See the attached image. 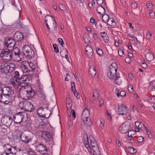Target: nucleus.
I'll return each mask as SVG.
<instances>
[{
  "label": "nucleus",
  "instance_id": "obj_5",
  "mask_svg": "<svg viewBox=\"0 0 155 155\" xmlns=\"http://www.w3.org/2000/svg\"><path fill=\"white\" fill-rule=\"evenodd\" d=\"M45 23L48 29L56 28V21L54 19L51 15H48L45 18Z\"/></svg>",
  "mask_w": 155,
  "mask_h": 155
},
{
  "label": "nucleus",
  "instance_id": "obj_43",
  "mask_svg": "<svg viewBox=\"0 0 155 155\" xmlns=\"http://www.w3.org/2000/svg\"><path fill=\"white\" fill-rule=\"evenodd\" d=\"M96 52L97 54L100 56L102 55L103 52L102 49L99 48H96Z\"/></svg>",
  "mask_w": 155,
  "mask_h": 155
},
{
  "label": "nucleus",
  "instance_id": "obj_3",
  "mask_svg": "<svg viewBox=\"0 0 155 155\" xmlns=\"http://www.w3.org/2000/svg\"><path fill=\"white\" fill-rule=\"evenodd\" d=\"M14 79L18 80L21 81V84L24 83V86H28L31 82V78L28 75H21L19 72L16 71L13 74Z\"/></svg>",
  "mask_w": 155,
  "mask_h": 155
},
{
  "label": "nucleus",
  "instance_id": "obj_26",
  "mask_svg": "<svg viewBox=\"0 0 155 155\" xmlns=\"http://www.w3.org/2000/svg\"><path fill=\"white\" fill-rule=\"evenodd\" d=\"M89 73L92 77H94L95 76L96 72L94 66L93 65L90 67L89 71Z\"/></svg>",
  "mask_w": 155,
  "mask_h": 155
},
{
  "label": "nucleus",
  "instance_id": "obj_4",
  "mask_svg": "<svg viewBox=\"0 0 155 155\" xmlns=\"http://www.w3.org/2000/svg\"><path fill=\"white\" fill-rule=\"evenodd\" d=\"M20 67L23 73H30L33 71L35 69V66L33 63H30L29 64L28 61H26L22 62Z\"/></svg>",
  "mask_w": 155,
  "mask_h": 155
},
{
  "label": "nucleus",
  "instance_id": "obj_39",
  "mask_svg": "<svg viewBox=\"0 0 155 155\" xmlns=\"http://www.w3.org/2000/svg\"><path fill=\"white\" fill-rule=\"evenodd\" d=\"M115 78L116 79H115V81L116 84L118 85H120L122 82L121 80L120 79V77L117 76L115 77Z\"/></svg>",
  "mask_w": 155,
  "mask_h": 155
},
{
  "label": "nucleus",
  "instance_id": "obj_49",
  "mask_svg": "<svg viewBox=\"0 0 155 155\" xmlns=\"http://www.w3.org/2000/svg\"><path fill=\"white\" fill-rule=\"evenodd\" d=\"M152 34L149 31H147V33L146 37L148 39L150 40L151 38Z\"/></svg>",
  "mask_w": 155,
  "mask_h": 155
},
{
  "label": "nucleus",
  "instance_id": "obj_29",
  "mask_svg": "<svg viewBox=\"0 0 155 155\" xmlns=\"http://www.w3.org/2000/svg\"><path fill=\"white\" fill-rule=\"evenodd\" d=\"M107 22L108 24L110 25L111 28H114L116 26V23L112 18H110Z\"/></svg>",
  "mask_w": 155,
  "mask_h": 155
},
{
  "label": "nucleus",
  "instance_id": "obj_55",
  "mask_svg": "<svg viewBox=\"0 0 155 155\" xmlns=\"http://www.w3.org/2000/svg\"><path fill=\"white\" fill-rule=\"evenodd\" d=\"M144 141V138L142 136L139 137L137 138V141L140 143H141Z\"/></svg>",
  "mask_w": 155,
  "mask_h": 155
},
{
  "label": "nucleus",
  "instance_id": "obj_11",
  "mask_svg": "<svg viewBox=\"0 0 155 155\" xmlns=\"http://www.w3.org/2000/svg\"><path fill=\"white\" fill-rule=\"evenodd\" d=\"M15 41L11 38L6 37L5 40L4 47L7 48H12L14 47L15 45Z\"/></svg>",
  "mask_w": 155,
  "mask_h": 155
},
{
  "label": "nucleus",
  "instance_id": "obj_48",
  "mask_svg": "<svg viewBox=\"0 0 155 155\" xmlns=\"http://www.w3.org/2000/svg\"><path fill=\"white\" fill-rule=\"evenodd\" d=\"M150 94L153 97H155V87H153L150 90Z\"/></svg>",
  "mask_w": 155,
  "mask_h": 155
},
{
  "label": "nucleus",
  "instance_id": "obj_64",
  "mask_svg": "<svg viewBox=\"0 0 155 155\" xmlns=\"http://www.w3.org/2000/svg\"><path fill=\"white\" fill-rule=\"evenodd\" d=\"M100 107H101L104 104V101L102 99H100L99 100Z\"/></svg>",
  "mask_w": 155,
  "mask_h": 155
},
{
  "label": "nucleus",
  "instance_id": "obj_15",
  "mask_svg": "<svg viewBox=\"0 0 155 155\" xmlns=\"http://www.w3.org/2000/svg\"><path fill=\"white\" fill-rule=\"evenodd\" d=\"M23 107L26 111L31 112L34 110V107L32 103L28 101H25L23 103Z\"/></svg>",
  "mask_w": 155,
  "mask_h": 155
},
{
  "label": "nucleus",
  "instance_id": "obj_20",
  "mask_svg": "<svg viewBox=\"0 0 155 155\" xmlns=\"http://www.w3.org/2000/svg\"><path fill=\"white\" fill-rule=\"evenodd\" d=\"M9 72H10L8 64L6 63L1 66V68H0V73L4 74L6 75Z\"/></svg>",
  "mask_w": 155,
  "mask_h": 155
},
{
  "label": "nucleus",
  "instance_id": "obj_18",
  "mask_svg": "<svg viewBox=\"0 0 155 155\" xmlns=\"http://www.w3.org/2000/svg\"><path fill=\"white\" fill-rule=\"evenodd\" d=\"M11 84L15 88H18L19 86H22V87H26L24 86V83L21 84V81H20L18 80V81L17 80L13 78L11 79Z\"/></svg>",
  "mask_w": 155,
  "mask_h": 155
},
{
  "label": "nucleus",
  "instance_id": "obj_53",
  "mask_svg": "<svg viewBox=\"0 0 155 155\" xmlns=\"http://www.w3.org/2000/svg\"><path fill=\"white\" fill-rule=\"evenodd\" d=\"M118 55L120 56H122L124 54V51L121 49H119L118 51Z\"/></svg>",
  "mask_w": 155,
  "mask_h": 155
},
{
  "label": "nucleus",
  "instance_id": "obj_42",
  "mask_svg": "<svg viewBox=\"0 0 155 155\" xmlns=\"http://www.w3.org/2000/svg\"><path fill=\"white\" fill-rule=\"evenodd\" d=\"M84 40L85 43H88L90 41V38L88 36H84Z\"/></svg>",
  "mask_w": 155,
  "mask_h": 155
},
{
  "label": "nucleus",
  "instance_id": "obj_16",
  "mask_svg": "<svg viewBox=\"0 0 155 155\" xmlns=\"http://www.w3.org/2000/svg\"><path fill=\"white\" fill-rule=\"evenodd\" d=\"M130 128V126L128 124L126 123L122 124L119 128L120 132L122 134H125L128 132Z\"/></svg>",
  "mask_w": 155,
  "mask_h": 155
},
{
  "label": "nucleus",
  "instance_id": "obj_56",
  "mask_svg": "<svg viewBox=\"0 0 155 155\" xmlns=\"http://www.w3.org/2000/svg\"><path fill=\"white\" fill-rule=\"evenodd\" d=\"M58 41L59 43L63 47H64V42L61 38H59L58 39Z\"/></svg>",
  "mask_w": 155,
  "mask_h": 155
},
{
  "label": "nucleus",
  "instance_id": "obj_47",
  "mask_svg": "<svg viewBox=\"0 0 155 155\" xmlns=\"http://www.w3.org/2000/svg\"><path fill=\"white\" fill-rule=\"evenodd\" d=\"M27 152L30 155H36V153L33 151L31 149H29Z\"/></svg>",
  "mask_w": 155,
  "mask_h": 155
},
{
  "label": "nucleus",
  "instance_id": "obj_10",
  "mask_svg": "<svg viewBox=\"0 0 155 155\" xmlns=\"http://www.w3.org/2000/svg\"><path fill=\"white\" fill-rule=\"evenodd\" d=\"M25 112H20L15 114L13 117L15 123H19L22 122L24 117Z\"/></svg>",
  "mask_w": 155,
  "mask_h": 155
},
{
  "label": "nucleus",
  "instance_id": "obj_2",
  "mask_svg": "<svg viewBox=\"0 0 155 155\" xmlns=\"http://www.w3.org/2000/svg\"><path fill=\"white\" fill-rule=\"evenodd\" d=\"M25 87H21V89L19 88V94L22 96L23 99L27 100L32 98L36 94H37V92H35L31 88L30 89L28 90Z\"/></svg>",
  "mask_w": 155,
  "mask_h": 155
},
{
  "label": "nucleus",
  "instance_id": "obj_33",
  "mask_svg": "<svg viewBox=\"0 0 155 155\" xmlns=\"http://www.w3.org/2000/svg\"><path fill=\"white\" fill-rule=\"evenodd\" d=\"M3 147L5 150L6 151H7L8 152V153H9V154H13V153L12 152V149L11 148V146L9 145L8 144L5 145L3 146Z\"/></svg>",
  "mask_w": 155,
  "mask_h": 155
},
{
  "label": "nucleus",
  "instance_id": "obj_7",
  "mask_svg": "<svg viewBox=\"0 0 155 155\" xmlns=\"http://www.w3.org/2000/svg\"><path fill=\"white\" fill-rule=\"evenodd\" d=\"M11 51V49H5L2 50L1 56L2 58L7 61H9L13 58V54Z\"/></svg>",
  "mask_w": 155,
  "mask_h": 155
},
{
  "label": "nucleus",
  "instance_id": "obj_38",
  "mask_svg": "<svg viewBox=\"0 0 155 155\" xmlns=\"http://www.w3.org/2000/svg\"><path fill=\"white\" fill-rule=\"evenodd\" d=\"M9 70L10 72H12L14 70L15 67V65L12 63H10L8 65Z\"/></svg>",
  "mask_w": 155,
  "mask_h": 155
},
{
  "label": "nucleus",
  "instance_id": "obj_63",
  "mask_svg": "<svg viewBox=\"0 0 155 155\" xmlns=\"http://www.w3.org/2000/svg\"><path fill=\"white\" fill-rule=\"evenodd\" d=\"M96 25L98 28H102V24L99 22H97Z\"/></svg>",
  "mask_w": 155,
  "mask_h": 155
},
{
  "label": "nucleus",
  "instance_id": "obj_34",
  "mask_svg": "<svg viewBox=\"0 0 155 155\" xmlns=\"http://www.w3.org/2000/svg\"><path fill=\"white\" fill-rule=\"evenodd\" d=\"M17 26L18 28H27L25 25L22 24L21 19H18V21L17 23Z\"/></svg>",
  "mask_w": 155,
  "mask_h": 155
},
{
  "label": "nucleus",
  "instance_id": "obj_14",
  "mask_svg": "<svg viewBox=\"0 0 155 155\" xmlns=\"http://www.w3.org/2000/svg\"><path fill=\"white\" fill-rule=\"evenodd\" d=\"M13 119L10 116L5 115L2 117L1 121L2 123L8 127H9L13 122Z\"/></svg>",
  "mask_w": 155,
  "mask_h": 155
},
{
  "label": "nucleus",
  "instance_id": "obj_52",
  "mask_svg": "<svg viewBox=\"0 0 155 155\" xmlns=\"http://www.w3.org/2000/svg\"><path fill=\"white\" fill-rule=\"evenodd\" d=\"M131 6L133 9H135L137 7V5L135 2H133L131 3Z\"/></svg>",
  "mask_w": 155,
  "mask_h": 155
},
{
  "label": "nucleus",
  "instance_id": "obj_9",
  "mask_svg": "<svg viewBox=\"0 0 155 155\" xmlns=\"http://www.w3.org/2000/svg\"><path fill=\"white\" fill-rule=\"evenodd\" d=\"M12 89L9 87H5L4 84L0 82V94L12 95Z\"/></svg>",
  "mask_w": 155,
  "mask_h": 155
},
{
  "label": "nucleus",
  "instance_id": "obj_23",
  "mask_svg": "<svg viewBox=\"0 0 155 155\" xmlns=\"http://www.w3.org/2000/svg\"><path fill=\"white\" fill-rule=\"evenodd\" d=\"M14 39L17 42L21 41L23 38V35L21 32H17L15 33L13 36Z\"/></svg>",
  "mask_w": 155,
  "mask_h": 155
},
{
  "label": "nucleus",
  "instance_id": "obj_32",
  "mask_svg": "<svg viewBox=\"0 0 155 155\" xmlns=\"http://www.w3.org/2000/svg\"><path fill=\"white\" fill-rule=\"evenodd\" d=\"M146 59L149 61H152L154 58V57L153 55L151 53H148L145 55Z\"/></svg>",
  "mask_w": 155,
  "mask_h": 155
},
{
  "label": "nucleus",
  "instance_id": "obj_58",
  "mask_svg": "<svg viewBox=\"0 0 155 155\" xmlns=\"http://www.w3.org/2000/svg\"><path fill=\"white\" fill-rule=\"evenodd\" d=\"M149 15L151 18H154L155 17V14L154 12H150L149 13Z\"/></svg>",
  "mask_w": 155,
  "mask_h": 155
},
{
  "label": "nucleus",
  "instance_id": "obj_35",
  "mask_svg": "<svg viewBox=\"0 0 155 155\" xmlns=\"http://www.w3.org/2000/svg\"><path fill=\"white\" fill-rule=\"evenodd\" d=\"M66 107L68 109V110H70L71 109V100L70 98H67L66 100Z\"/></svg>",
  "mask_w": 155,
  "mask_h": 155
},
{
  "label": "nucleus",
  "instance_id": "obj_1",
  "mask_svg": "<svg viewBox=\"0 0 155 155\" xmlns=\"http://www.w3.org/2000/svg\"><path fill=\"white\" fill-rule=\"evenodd\" d=\"M84 139V145L88 151L93 153V155H101L96 140L92 136H89V140L87 135Z\"/></svg>",
  "mask_w": 155,
  "mask_h": 155
},
{
  "label": "nucleus",
  "instance_id": "obj_57",
  "mask_svg": "<svg viewBox=\"0 0 155 155\" xmlns=\"http://www.w3.org/2000/svg\"><path fill=\"white\" fill-rule=\"evenodd\" d=\"M150 86L151 87H155V80L153 81L150 83Z\"/></svg>",
  "mask_w": 155,
  "mask_h": 155
},
{
  "label": "nucleus",
  "instance_id": "obj_54",
  "mask_svg": "<svg viewBox=\"0 0 155 155\" xmlns=\"http://www.w3.org/2000/svg\"><path fill=\"white\" fill-rule=\"evenodd\" d=\"M103 40L106 43H108L109 41V38L107 36L102 37Z\"/></svg>",
  "mask_w": 155,
  "mask_h": 155
},
{
  "label": "nucleus",
  "instance_id": "obj_24",
  "mask_svg": "<svg viewBox=\"0 0 155 155\" xmlns=\"http://www.w3.org/2000/svg\"><path fill=\"white\" fill-rule=\"evenodd\" d=\"M36 150L39 152L45 151L47 152V147L43 144L40 143L36 147Z\"/></svg>",
  "mask_w": 155,
  "mask_h": 155
},
{
  "label": "nucleus",
  "instance_id": "obj_40",
  "mask_svg": "<svg viewBox=\"0 0 155 155\" xmlns=\"http://www.w3.org/2000/svg\"><path fill=\"white\" fill-rule=\"evenodd\" d=\"M37 93L39 97L42 98L43 100L45 99L46 96L42 91H40L38 92V93Z\"/></svg>",
  "mask_w": 155,
  "mask_h": 155
},
{
  "label": "nucleus",
  "instance_id": "obj_21",
  "mask_svg": "<svg viewBox=\"0 0 155 155\" xmlns=\"http://www.w3.org/2000/svg\"><path fill=\"white\" fill-rule=\"evenodd\" d=\"M42 137L46 142H48L51 139V134L48 131H44L42 132Z\"/></svg>",
  "mask_w": 155,
  "mask_h": 155
},
{
  "label": "nucleus",
  "instance_id": "obj_46",
  "mask_svg": "<svg viewBox=\"0 0 155 155\" xmlns=\"http://www.w3.org/2000/svg\"><path fill=\"white\" fill-rule=\"evenodd\" d=\"M53 47L54 51L56 53L59 52V50L58 48V46L56 44H54L53 45Z\"/></svg>",
  "mask_w": 155,
  "mask_h": 155
},
{
  "label": "nucleus",
  "instance_id": "obj_27",
  "mask_svg": "<svg viewBox=\"0 0 155 155\" xmlns=\"http://www.w3.org/2000/svg\"><path fill=\"white\" fill-rule=\"evenodd\" d=\"M99 96V92L96 89H94L93 91V98L94 100L97 101L98 99Z\"/></svg>",
  "mask_w": 155,
  "mask_h": 155
},
{
  "label": "nucleus",
  "instance_id": "obj_12",
  "mask_svg": "<svg viewBox=\"0 0 155 155\" xmlns=\"http://www.w3.org/2000/svg\"><path fill=\"white\" fill-rule=\"evenodd\" d=\"M129 111L126 106L122 104L118 105L117 107V114L119 115H126Z\"/></svg>",
  "mask_w": 155,
  "mask_h": 155
},
{
  "label": "nucleus",
  "instance_id": "obj_31",
  "mask_svg": "<svg viewBox=\"0 0 155 155\" xmlns=\"http://www.w3.org/2000/svg\"><path fill=\"white\" fill-rule=\"evenodd\" d=\"M83 123L85 125L87 126H91L92 125L91 121L90 118H86L85 119H82Z\"/></svg>",
  "mask_w": 155,
  "mask_h": 155
},
{
  "label": "nucleus",
  "instance_id": "obj_59",
  "mask_svg": "<svg viewBox=\"0 0 155 155\" xmlns=\"http://www.w3.org/2000/svg\"><path fill=\"white\" fill-rule=\"evenodd\" d=\"M115 93L116 94L117 97L118 98H120V92H119V89H118V88L116 89L115 90Z\"/></svg>",
  "mask_w": 155,
  "mask_h": 155
},
{
  "label": "nucleus",
  "instance_id": "obj_37",
  "mask_svg": "<svg viewBox=\"0 0 155 155\" xmlns=\"http://www.w3.org/2000/svg\"><path fill=\"white\" fill-rule=\"evenodd\" d=\"M102 18L103 20L105 22H107L110 18L109 16L105 13L102 15Z\"/></svg>",
  "mask_w": 155,
  "mask_h": 155
},
{
  "label": "nucleus",
  "instance_id": "obj_30",
  "mask_svg": "<svg viewBox=\"0 0 155 155\" xmlns=\"http://www.w3.org/2000/svg\"><path fill=\"white\" fill-rule=\"evenodd\" d=\"M97 11L101 15L105 12V10L104 8L102 6H99L97 8Z\"/></svg>",
  "mask_w": 155,
  "mask_h": 155
},
{
  "label": "nucleus",
  "instance_id": "obj_41",
  "mask_svg": "<svg viewBox=\"0 0 155 155\" xmlns=\"http://www.w3.org/2000/svg\"><path fill=\"white\" fill-rule=\"evenodd\" d=\"M139 129L140 130H145L147 128L144 126V125L142 123H140V125L138 127Z\"/></svg>",
  "mask_w": 155,
  "mask_h": 155
},
{
  "label": "nucleus",
  "instance_id": "obj_45",
  "mask_svg": "<svg viewBox=\"0 0 155 155\" xmlns=\"http://www.w3.org/2000/svg\"><path fill=\"white\" fill-rule=\"evenodd\" d=\"M68 53V52L67 51L65 50L64 49L63 51H60V53L61 54V55L62 57H64L65 56V54H66Z\"/></svg>",
  "mask_w": 155,
  "mask_h": 155
},
{
  "label": "nucleus",
  "instance_id": "obj_36",
  "mask_svg": "<svg viewBox=\"0 0 155 155\" xmlns=\"http://www.w3.org/2000/svg\"><path fill=\"white\" fill-rule=\"evenodd\" d=\"M127 149L128 152L131 154L135 153L137 152V150L134 148L132 147H128Z\"/></svg>",
  "mask_w": 155,
  "mask_h": 155
},
{
  "label": "nucleus",
  "instance_id": "obj_28",
  "mask_svg": "<svg viewBox=\"0 0 155 155\" xmlns=\"http://www.w3.org/2000/svg\"><path fill=\"white\" fill-rule=\"evenodd\" d=\"M44 108H43L42 107H40V108H38L37 110V113L38 115L40 117H43V118H47L49 117V116L48 117H45V114H41L42 113V112L44 110Z\"/></svg>",
  "mask_w": 155,
  "mask_h": 155
},
{
  "label": "nucleus",
  "instance_id": "obj_61",
  "mask_svg": "<svg viewBox=\"0 0 155 155\" xmlns=\"http://www.w3.org/2000/svg\"><path fill=\"white\" fill-rule=\"evenodd\" d=\"M126 93L125 92V91H120V97L121 96L122 97H124L126 95Z\"/></svg>",
  "mask_w": 155,
  "mask_h": 155
},
{
  "label": "nucleus",
  "instance_id": "obj_22",
  "mask_svg": "<svg viewBox=\"0 0 155 155\" xmlns=\"http://www.w3.org/2000/svg\"><path fill=\"white\" fill-rule=\"evenodd\" d=\"M85 55L88 58H91L93 54V50L91 47L89 45L86 46L85 48Z\"/></svg>",
  "mask_w": 155,
  "mask_h": 155
},
{
  "label": "nucleus",
  "instance_id": "obj_60",
  "mask_svg": "<svg viewBox=\"0 0 155 155\" xmlns=\"http://www.w3.org/2000/svg\"><path fill=\"white\" fill-rule=\"evenodd\" d=\"M129 35V36L130 38H132L133 39V41H135L136 40L137 42H138V43L139 42V41L137 40V38H135V37L134 36L129 35Z\"/></svg>",
  "mask_w": 155,
  "mask_h": 155
},
{
  "label": "nucleus",
  "instance_id": "obj_44",
  "mask_svg": "<svg viewBox=\"0 0 155 155\" xmlns=\"http://www.w3.org/2000/svg\"><path fill=\"white\" fill-rule=\"evenodd\" d=\"M147 133V135L149 138H152L153 136L151 132L149 131L147 128L145 130Z\"/></svg>",
  "mask_w": 155,
  "mask_h": 155
},
{
  "label": "nucleus",
  "instance_id": "obj_62",
  "mask_svg": "<svg viewBox=\"0 0 155 155\" xmlns=\"http://www.w3.org/2000/svg\"><path fill=\"white\" fill-rule=\"evenodd\" d=\"M45 127V125L44 124H41L38 126V128L39 130H41V129H43Z\"/></svg>",
  "mask_w": 155,
  "mask_h": 155
},
{
  "label": "nucleus",
  "instance_id": "obj_25",
  "mask_svg": "<svg viewBox=\"0 0 155 155\" xmlns=\"http://www.w3.org/2000/svg\"><path fill=\"white\" fill-rule=\"evenodd\" d=\"M86 118H90V112L87 109H84L82 114L81 118L82 119H85Z\"/></svg>",
  "mask_w": 155,
  "mask_h": 155
},
{
  "label": "nucleus",
  "instance_id": "obj_19",
  "mask_svg": "<svg viewBox=\"0 0 155 155\" xmlns=\"http://www.w3.org/2000/svg\"><path fill=\"white\" fill-rule=\"evenodd\" d=\"M20 138L21 141L24 142L25 144H27L31 142L32 139V137L29 135L21 134L20 136Z\"/></svg>",
  "mask_w": 155,
  "mask_h": 155
},
{
  "label": "nucleus",
  "instance_id": "obj_50",
  "mask_svg": "<svg viewBox=\"0 0 155 155\" xmlns=\"http://www.w3.org/2000/svg\"><path fill=\"white\" fill-rule=\"evenodd\" d=\"M71 88L72 90L73 91H74V90H76L75 87V84L74 81L71 82Z\"/></svg>",
  "mask_w": 155,
  "mask_h": 155
},
{
  "label": "nucleus",
  "instance_id": "obj_13",
  "mask_svg": "<svg viewBox=\"0 0 155 155\" xmlns=\"http://www.w3.org/2000/svg\"><path fill=\"white\" fill-rule=\"evenodd\" d=\"M113 64H112V66ZM107 76L111 79H113L114 78H115L118 76L117 75V69L112 66L110 67V71L107 73Z\"/></svg>",
  "mask_w": 155,
  "mask_h": 155
},
{
  "label": "nucleus",
  "instance_id": "obj_6",
  "mask_svg": "<svg viewBox=\"0 0 155 155\" xmlns=\"http://www.w3.org/2000/svg\"><path fill=\"white\" fill-rule=\"evenodd\" d=\"M23 54L28 58H33L35 55V52L31 46L28 45H25L23 47Z\"/></svg>",
  "mask_w": 155,
  "mask_h": 155
},
{
  "label": "nucleus",
  "instance_id": "obj_17",
  "mask_svg": "<svg viewBox=\"0 0 155 155\" xmlns=\"http://www.w3.org/2000/svg\"><path fill=\"white\" fill-rule=\"evenodd\" d=\"M13 52L14 55L13 56V58L14 57L16 61H19L21 60V54L22 53H21L19 50L18 48H15L13 50Z\"/></svg>",
  "mask_w": 155,
  "mask_h": 155
},
{
  "label": "nucleus",
  "instance_id": "obj_8",
  "mask_svg": "<svg viewBox=\"0 0 155 155\" xmlns=\"http://www.w3.org/2000/svg\"><path fill=\"white\" fill-rule=\"evenodd\" d=\"M12 100V95L0 94V102L5 105H11Z\"/></svg>",
  "mask_w": 155,
  "mask_h": 155
},
{
  "label": "nucleus",
  "instance_id": "obj_51",
  "mask_svg": "<svg viewBox=\"0 0 155 155\" xmlns=\"http://www.w3.org/2000/svg\"><path fill=\"white\" fill-rule=\"evenodd\" d=\"M60 8L63 11H64L66 10L65 6L63 4H60L59 5Z\"/></svg>",
  "mask_w": 155,
  "mask_h": 155
}]
</instances>
